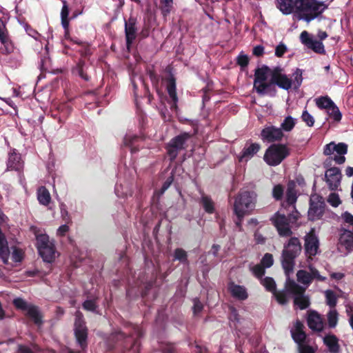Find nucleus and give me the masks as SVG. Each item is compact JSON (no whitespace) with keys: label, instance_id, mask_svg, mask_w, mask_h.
I'll return each instance as SVG.
<instances>
[{"label":"nucleus","instance_id":"9","mask_svg":"<svg viewBox=\"0 0 353 353\" xmlns=\"http://www.w3.org/2000/svg\"><path fill=\"white\" fill-rule=\"evenodd\" d=\"M270 74V70L268 67H262L256 70L254 88L258 93L263 94L271 85V82L268 80Z\"/></svg>","mask_w":353,"mask_h":353},{"label":"nucleus","instance_id":"22","mask_svg":"<svg viewBox=\"0 0 353 353\" xmlns=\"http://www.w3.org/2000/svg\"><path fill=\"white\" fill-rule=\"evenodd\" d=\"M260 148V145L256 143L246 145L242 152V154L239 157V161H248L259 152Z\"/></svg>","mask_w":353,"mask_h":353},{"label":"nucleus","instance_id":"59","mask_svg":"<svg viewBox=\"0 0 353 353\" xmlns=\"http://www.w3.org/2000/svg\"><path fill=\"white\" fill-rule=\"evenodd\" d=\"M346 312L349 318L353 316V303H347L345 305Z\"/></svg>","mask_w":353,"mask_h":353},{"label":"nucleus","instance_id":"30","mask_svg":"<svg viewBox=\"0 0 353 353\" xmlns=\"http://www.w3.org/2000/svg\"><path fill=\"white\" fill-rule=\"evenodd\" d=\"M37 199L41 204L48 205L51 200L49 191L45 187H40L37 190Z\"/></svg>","mask_w":353,"mask_h":353},{"label":"nucleus","instance_id":"19","mask_svg":"<svg viewBox=\"0 0 353 353\" xmlns=\"http://www.w3.org/2000/svg\"><path fill=\"white\" fill-rule=\"evenodd\" d=\"M307 324L310 329L320 332L324 327L322 316L315 311H310L308 314Z\"/></svg>","mask_w":353,"mask_h":353},{"label":"nucleus","instance_id":"48","mask_svg":"<svg viewBox=\"0 0 353 353\" xmlns=\"http://www.w3.org/2000/svg\"><path fill=\"white\" fill-rule=\"evenodd\" d=\"M341 216L343 221L353 228V215L347 212H345L342 214Z\"/></svg>","mask_w":353,"mask_h":353},{"label":"nucleus","instance_id":"6","mask_svg":"<svg viewBox=\"0 0 353 353\" xmlns=\"http://www.w3.org/2000/svg\"><path fill=\"white\" fill-rule=\"evenodd\" d=\"M285 288L290 293L294 295V304L301 310H304L310 305L309 298L304 294L305 288L301 287L290 280L287 281Z\"/></svg>","mask_w":353,"mask_h":353},{"label":"nucleus","instance_id":"36","mask_svg":"<svg viewBox=\"0 0 353 353\" xmlns=\"http://www.w3.org/2000/svg\"><path fill=\"white\" fill-rule=\"evenodd\" d=\"M261 283L270 292H274L276 284L274 279L271 277H265L261 280Z\"/></svg>","mask_w":353,"mask_h":353},{"label":"nucleus","instance_id":"34","mask_svg":"<svg viewBox=\"0 0 353 353\" xmlns=\"http://www.w3.org/2000/svg\"><path fill=\"white\" fill-rule=\"evenodd\" d=\"M328 325L331 328H334L338 323L339 314L334 308H330L327 314Z\"/></svg>","mask_w":353,"mask_h":353},{"label":"nucleus","instance_id":"41","mask_svg":"<svg viewBox=\"0 0 353 353\" xmlns=\"http://www.w3.org/2000/svg\"><path fill=\"white\" fill-rule=\"evenodd\" d=\"M161 3V10L164 16L168 15L172 6V0H160Z\"/></svg>","mask_w":353,"mask_h":353},{"label":"nucleus","instance_id":"50","mask_svg":"<svg viewBox=\"0 0 353 353\" xmlns=\"http://www.w3.org/2000/svg\"><path fill=\"white\" fill-rule=\"evenodd\" d=\"M286 46L284 44L281 43L278 45L275 49V55L278 57H281L286 52Z\"/></svg>","mask_w":353,"mask_h":353},{"label":"nucleus","instance_id":"57","mask_svg":"<svg viewBox=\"0 0 353 353\" xmlns=\"http://www.w3.org/2000/svg\"><path fill=\"white\" fill-rule=\"evenodd\" d=\"M264 48L261 46H257L253 49V54L256 56H261L263 54Z\"/></svg>","mask_w":353,"mask_h":353},{"label":"nucleus","instance_id":"29","mask_svg":"<svg viewBox=\"0 0 353 353\" xmlns=\"http://www.w3.org/2000/svg\"><path fill=\"white\" fill-rule=\"evenodd\" d=\"M297 123V119L292 116H287L284 118L281 123V129L282 132H291Z\"/></svg>","mask_w":353,"mask_h":353},{"label":"nucleus","instance_id":"55","mask_svg":"<svg viewBox=\"0 0 353 353\" xmlns=\"http://www.w3.org/2000/svg\"><path fill=\"white\" fill-rule=\"evenodd\" d=\"M7 40L6 34L4 31V26L0 20V41L2 43H5Z\"/></svg>","mask_w":353,"mask_h":353},{"label":"nucleus","instance_id":"53","mask_svg":"<svg viewBox=\"0 0 353 353\" xmlns=\"http://www.w3.org/2000/svg\"><path fill=\"white\" fill-rule=\"evenodd\" d=\"M203 309V305L201 304V303L197 300V299H194V307H193V312L194 314H198L199 312H200Z\"/></svg>","mask_w":353,"mask_h":353},{"label":"nucleus","instance_id":"61","mask_svg":"<svg viewBox=\"0 0 353 353\" xmlns=\"http://www.w3.org/2000/svg\"><path fill=\"white\" fill-rule=\"evenodd\" d=\"M254 239L258 243H263L265 241L263 236L259 232L254 234Z\"/></svg>","mask_w":353,"mask_h":353},{"label":"nucleus","instance_id":"49","mask_svg":"<svg viewBox=\"0 0 353 353\" xmlns=\"http://www.w3.org/2000/svg\"><path fill=\"white\" fill-rule=\"evenodd\" d=\"M249 59L247 55L240 54L237 58V63L241 67H245L248 64Z\"/></svg>","mask_w":353,"mask_h":353},{"label":"nucleus","instance_id":"1","mask_svg":"<svg viewBox=\"0 0 353 353\" xmlns=\"http://www.w3.org/2000/svg\"><path fill=\"white\" fill-rule=\"evenodd\" d=\"M276 7L284 14L294 13L307 22L321 14L327 6L316 0H276Z\"/></svg>","mask_w":353,"mask_h":353},{"label":"nucleus","instance_id":"26","mask_svg":"<svg viewBox=\"0 0 353 353\" xmlns=\"http://www.w3.org/2000/svg\"><path fill=\"white\" fill-rule=\"evenodd\" d=\"M303 325L300 321H296L292 330V335L294 340L299 345L303 344L302 343L305 339L306 335L303 331Z\"/></svg>","mask_w":353,"mask_h":353},{"label":"nucleus","instance_id":"15","mask_svg":"<svg viewBox=\"0 0 353 353\" xmlns=\"http://www.w3.org/2000/svg\"><path fill=\"white\" fill-rule=\"evenodd\" d=\"M188 133H184L172 139L168 145V152L172 159L176 158L178 151L183 148L185 141L189 138Z\"/></svg>","mask_w":353,"mask_h":353},{"label":"nucleus","instance_id":"63","mask_svg":"<svg viewBox=\"0 0 353 353\" xmlns=\"http://www.w3.org/2000/svg\"><path fill=\"white\" fill-rule=\"evenodd\" d=\"M317 37L321 40H324L327 37V34L322 30H319L317 33Z\"/></svg>","mask_w":353,"mask_h":353},{"label":"nucleus","instance_id":"35","mask_svg":"<svg viewBox=\"0 0 353 353\" xmlns=\"http://www.w3.org/2000/svg\"><path fill=\"white\" fill-rule=\"evenodd\" d=\"M326 298V303L330 308H334L337 303V296L336 294L332 290H326L325 292Z\"/></svg>","mask_w":353,"mask_h":353},{"label":"nucleus","instance_id":"21","mask_svg":"<svg viewBox=\"0 0 353 353\" xmlns=\"http://www.w3.org/2000/svg\"><path fill=\"white\" fill-rule=\"evenodd\" d=\"M137 30L134 19H130L128 21H125V31L128 48L136 38Z\"/></svg>","mask_w":353,"mask_h":353},{"label":"nucleus","instance_id":"46","mask_svg":"<svg viewBox=\"0 0 353 353\" xmlns=\"http://www.w3.org/2000/svg\"><path fill=\"white\" fill-rule=\"evenodd\" d=\"M328 202L334 207H337L341 203L339 195L336 193H332L330 194Z\"/></svg>","mask_w":353,"mask_h":353},{"label":"nucleus","instance_id":"14","mask_svg":"<svg viewBox=\"0 0 353 353\" xmlns=\"http://www.w3.org/2000/svg\"><path fill=\"white\" fill-rule=\"evenodd\" d=\"M310 272L305 270H299L296 273L297 280L299 282L305 285V288L311 283L313 279L319 281H324L325 277L321 276L317 270L312 266H309Z\"/></svg>","mask_w":353,"mask_h":353},{"label":"nucleus","instance_id":"28","mask_svg":"<svg viewBox=\"0 0 353 353\" xmlns=\"http://www.w3.org/2000/svg\"><path fill=\"white\" fill-rule=\"evenodd\" d=\"M295 183L292 181L288 183V190L286 193V203L291 206L293 210H294V206L293 205L296 201V192L294 190Z\"/></svg>","mask_w":353,"mask_h":353},{"label":"nucleus","instance_id":"45","mask_svg":"<svg viewBox=\"0 0 353 353\" xmlns=\"http://www.w3.org/2000/svg\"><path fill=\"white\" fill-rule=\"evenodd\" d=\"M275 297L277 301L282 305L288 302V299L286 294L283 292H274Z\"/></svg>","mask_w":353,"mask_h":353},{"label":"nucleus","instance_id":"4","mask_svg":"<svg viewBox=\"0 0 353 353\" xmlns=\"http://www.w3.org/2000/svg\"><path fill=\"white\" fill-rule=\"evenodd\" d=\"M301 245L298 238L292 237L285 245L282 253V266L286 275L292 272L294 265V259L300 254Z\"/></svg>","mask_w":353,"mask_h":353},{"label":"nucleus","instance_id":"2","mask_svg":"<svg viewBox=\"0 0 353 353\" xmlns=\"http://www.w3.org/2000/svg\"><path fill=\"white\" fill-rule=\"evenodd\" d=\"M31 231L34 234L37 239V246L39 254L44 261L52 263L58 256L56 251L53 240H50L46 234H43L41 231L35 226L30 228Z\"/></svg>","mask_w":353,"mask_h":353},{"label":"nucleus","instance_id":"13","mask_svg":"<svg viewBox=\"0 0 353 353\" xmlns=\"http://www.w3.org/2000/svg\"><path fill=\"white\" fill-rule=\"evenodd\" d=\"M284 133L280 128L274 125L265 126L261 132V138L263 141L274 142L281 141Z\"/></svg>","mask_w":353,"mask_h":353},{"label":"nucleus","instance_id":"7","mask_svg":"<svg viewBox=\"0 0 353 353\" xmlns=\"http://www.w3.org/2000/svg\"><path fill=\"white\" fill-rule=\"evenodd\" d=\"M16 307L22 310L25 314L30 318L37 325L42 324L43 316L39 308L33 305L28 304L22 299H15L13 301Z\"/></svg>","mask_w":353,"mask_h":353},{"label":"nucleus","instance_id":"25","mask_svg":"<svg viewBox=\"0 0 353 353\" xmlns=\"http://www.w3.org/2000/svg\"><path fill=\"white\" fill-rule=\"evenodd\" d=\"M229 291L236 299L239 300H245L248 298L247 290L245 287L232 283L228 287Z\"/></svg>","mask_w":353,"mask_h":353},{"label":"nucleus","instance_id":"5","mask_svg":"<svg viewBox=\"0 0 353 353\" xmlns=\"http://www.w3.org/2000/svg\"><path fill=\"white\" fill-rule=\"evenodd\" d=\"M289 155V150L284 145H271L264 155L265 161L270 165H277Z\"/></svg>","mask_w":353,"mask_h":353},{"label":"nucleus","instance_id":"10","mask_svg":"<svg viewBox=\"0 0 353 353\" xmlns=\"http://www.w3.org/2000/svg\"><path fill=\"white\" fill-rule=\"evenodd\" d=\"M347 152V145L344 143H335L334 142H330L324 147L323 153L326 156H330L336 153L334 158L335 162L338 164H342L345 161V157L344 155Z\"/></svg>","mask_w":353,"mask_h":353},{"label":"nucleus","instance_id":"27","mask_svg":"<svg viewBox=\"0 0 353 353\" xmlns=\"http://www.w3.org/2000/svg\"><path fill=\"white\" fill-rule=\"evenodd\" d=\"M325 344L329 348V350L332 353H337L339 350L337 338L332 334H329L323 338Z\"/></svg>","mask_w":353,"mask_h":353},{"label":"nucleus","instance_id":"24","mask_svg":"<svg viewBox=\"0 0 353 353\" xmlns=\"http://www.w3.org/2000/svg\"><path fill=\"white\" fill-rule=\"evenodd\" d=\"M272 81L285 90H288L292 86V80L281 73H274Z\"/></svg>","mask_w":353,"mask_h":353},{"label":"nucleus","instance_id":"31","mask_svg":"<svg viewBox=\"0 0 353 353\" xmlns=\"http://www.w3.org/2000/svg\"><path fill=\"white\" fill-rule=\"evenodd\" d=\"M314 101L319 109L325 110V111L334 104V101L327 96L316 98Z\"/></svg>","mask_w":353,"mask_h":353},{"label":"nucleus","instance_id":"56","mask_svg":"<svg viewBox=\"0 0 353 353\" xmlns=\"http://www.w3.org/2000/svg\"><path fill=\"white\" fill-rule=\"evenodd\" d=\"M69 228L67 225H61L57 230V235L59 236H64L67 232L68 231Z\"/></svg>","mask_w":353,"mask_h":353},{"label":"nucleus","instance_id":"20","mask_svg":"<svg viewBox=\"0 0 353 353\" xmlns=\"http://www.w3.org/2000/svg\"><path fill=\"white\" fill-rule=\"evenodd\" d=\"M324 210L323 203L319 201L315 203L314 199H310V207L308 211V216L311 220H315L319 219Z\"/></svg>","mask_w":353,"mask_h":353},{"label":"nucleus","instance_id":"17","mask_svg":"<svg viewBox=\"0 0 353 353\" xmlns=\"http://www.w3.org/2000/svg\"><path fill=\"white\" fill-rule=\"evenodd\" d=\"M326 182L331 190H336L341 180V173L338 168H331L325 172Z\"/></svg>","mask_w":353,"mask_h":353},{"label":"nucleus","instance_id":"43","mask_svg":"<svg viewBox=\"0 0 353 353\" xmlns=\"http://www.w3.org/2000/svg\"><path fill=\"white\" fill-rule=\"evenodd\" d=\"M292 86L294 88H299L302 83V74L299 70H296V71L294 74V79L292 80Z\"/></svg>","mask_w":353,"mask_h":353},{"label":"nucleus","instance_id":"11","mask_svg":"<svg viewBox=\"0 0 353 353\" xmlns=\"http://www.w3.org/2000/svg\"><path fill=\"white\" fill-rule=\"evenodd\" d=\"M304 248L307 256L312 259L319 251V241L318 237L314 233V229L311 230L305 236Z\"/></svg>","mask_w":353,"mask_h":353},{"label":"nucleus","instance_id":"23","mask_svg":"<svg viewBox=\"0 0 353 353\" xmlns=\"http://www.w3.org/2000/svg\"><path fill=\"white\" fill-rule=\"evenodd\" d=\"M7 166L8 170L17 171H19L23 168V162L21 160V157L14 150L11 152L9 154Z\"/></svg>","mask_w":353,"mask_h":353},{"label":"nucleus","instance_id":"32","mask_svg":"<svg viewBox=\"0 0 353 353\" xmlns=\"http://www.w3.org/2000/svg\"><path fill=\"white\" fill-rule=\"evenodd\" d=\"M326 113L329 118L335 122L338 123L342 119V114L335 103L326 110Z\"/></svg>","mask_w":353,"mask_h":353},{"label":"nucleus","instance_id":"44","mask_svg":"<svg viewBox=\"0 0 353 353\" xmlns=\"http://www.w3.org/2000/svg\"><path fill=\"white\" fill-rule=\"evenodd\" d=\"M273 264V257L270 254H265L261 260V265L265 268H268L271 267Z\"/></svg>","mask_w":353,"mask_h":353},{"label":"nucleus","instance_id":"51","mask_svg":"<svg viewBox=\"0 0 353 353\" xmlns=\"http://www.w3.org/2000/svg\"><path fill=\"white\" fill-rule=\"evenodd\" d=\"M96 307L95 303L93 301L88 300L83 303V308L88 311H94Z\"/></svg>","mask_w":353,"mask_h":353},{"label":"nucleus","instance_id":"62","mask_svg":"<svg viewBox=\"0 0 353 353\" xmlns=\"http://www.w3.org/2000/svg\"><path fill=\"white\" fill-rule=\"evenodd\" d=\"M138 137H132L131 136H126L124 139V143L125 145H130L132 141L137 140Z\"/></svg>","mask_w":353,"mask_h":353},{"label":"nucleus","instance_id":"47","mask_svg":"<svg viewBox=\"0 0 353 353\" xmlns=\"http://www.w3.org/2000/svg\"><path fill=\"white\" fill-rule=\"evenodd\" d=\"M283 194V189L281 185H277L273 189V196L279 200L281 199Z\"/></svg>","mask_w":353,"mask_h":353},{"label":"nucleus","instance_id":"58","mask_svg":"<svg viewBox=\"0 0 353 353\" xmlns=\"http://www.w3.org/2000/svg\"><path fill=\"white\" fill-rule=\"evenodd\" d=\"M162 352L163 353H176L173 346L171 345H166L164 347H163Z\"/></svg>","mask_w":353,"mask_h":353},{"label":"nucleus","instance_id":"42","mask_svg":"<svg viewBox=\"0 0 353 353\" xmlns=\"http://www.w3.org/2000/svg\"><path fill=\"white\" fill-rule=\"evenodd\" d=\"M301 119L309 127L314 125V119L307 110L303 112Z\"/></svg>","mask_w":353,"mask_h":353},{"label":"nucleus","instance_id":"33","mask_svg":"<svg viewBox=\"0 0 353 353\" xmlns=\"http://www.w3.org/2000/svg\"><path fill=\"white\" fill-rule=\"evenodd\" d=\"M69 10L66 2L63 1V6L61 12V24L65 29V35L68 33L69 20L68 19Z\"/></svg>","mask_w":353,"mask_h":353},{"label":"nucleus","instance_id":"8","mask_svg":"<svg viewBox=\"0 0 353 353\" xmlns=\"http://www.w3.org/2000/svg\"><path fill=\"white\" fill-rule=\"evenodd\" d=\"M272 224L281 236H290L292 234V226L288 219L281 212H276L270 219Z\"/></svg>","mask_w":353,"mask_h":353},{"label":"nucleus","instance_id":"16","mask_svg":"<svg viewBox=\"0 0 353 353\" xmlns=\"http://www.w3.org/2000/svg\"><path fill=\"white\" fill-rule=\"evenodd\" d=\"M301 41L308 48L319 54H324L325 48L321 41L310 37L307 31H303L300 35Z\"/></svg>","mask_w":353,"mask_h":353},{"label":"nucleus","instance_id":"40","mask_svg":"<svg viewBox=\"0 0 353 353\" xmlns=\"http://www.w3.org/2000/svg\"><path fill=\"white\" fill-rule=\"evenodd\" d=\"M250 269L257 278H261L265 274V268L261 264L250 266Z\"/></svg>","mask_w":353,"mask_h":353},{"label":"nucleus","instance_id":"3","mask_svg":"<svg viewBox=\"0 0 353 353\" xmlns=\"http://www.w3.org/2000/svg\"><path fill=\"white\" fill-rule=\"evenodd\" d=\"M256 199V193L250 191L241 192L236 196L234 203V212L239 220L236 222L237 225H240L241 219L253 210L255 207Z\"/></svg>","mask_w":353,"mask_h":353},{"label":"nucleus","instance_id":"12","mask_svg":"<svg viewBox=\"0 0 353 353\" xmlns=\"http://www.w3.org/2000/svg\"><path fill=\"white\" fill-rule=\"evenodd\" d=\"M74 333L77 341L80 345L83 347L85 345L87 339V328L85 326L82 314L77 312L75 316Z\"/></svg>","mask_w":353,"mask_h":353},{"label":"nucleus","instance_id":"38","mask_svg":"<svg viewBox=\"0 0 353 353\" xmlns=\"http://www.w3.org/2000/svg\"><path fill=\"white\" fill-rule=\"evenodd\" d=\"M167 89L169 96L173 101L174 105H175V103L177 101V97L176 93V85L174 80L172 79L170 81Z\"/></svg>","mask_w":353,"mask_h":353},{"label":"nucleus","instance_id":"60","mask_svg":"<svg viewBox=\"0 0 353 353\" xmlns=\"http://www.w3.org/2000/svg\"><path fill=\"white\" fill-rule=\"evenodd\" d=\"M230 319L231 321H239L237 312L234 308L231 309V312L230 314Z\"/></svg>","mask_w":353,"mask_h":353},{"label":"nucleus","instance_id":"52","mask_svg":"<svg viewBox=\"0 0 353 353\" xmlns=\"http://www.w3.org/2000/svg\"><path fill=\"white\" fill-rule=\"evenodd\" d=\"M299 351H300V353H314V350L312 347L307 345H304V344L299 345Z\"/></svg>","mask_w":353,"mask_h":353},{"label":"nucleus","instance_id":"64","mask_svg":"<svg viewBox=\"0 0 353 353\" xmlns=\"http://www.w3.org/2000/svg\"><path fill=\"white\" fill-rule=\"evenodd\" d=\"M345 174L347 176H353V167H347L345 170Z\"/></svg>","mask_w":353,"mask_h":353},{"label":"nucleus","instance_id":"18","mask_svg":"<svg viewBox=\"0 0 353 353\" xmlns=\"http://www.w3.org/2000/svg\"><path fill=\"white\" fill-rule=\"evenodd\" d=\"M339 249L348 253L353 250V232L350 230H345L339 239Z\"/></svg>","mask_w":353,"mask_h":353},{"label":"nucleus","instance_id":"39","mask_svg":"<svg viewBox=\"0 0 353 353\" xmlns=\"http://www.w3.org/2000/svg\"><path fill=\"white\" fill-rule=\"evenodd\" d=\"M187 252L181 248H177L174 250V260L179 261L181 263H185L187 261Z\"/></svg>","mask_w":353,"mask_h":353},{"label":"nucleus","instance_id":"37","mask_svg":"<svg viewBox=\"0 0 353 353\" xmlns=\"http://www.w3.org/2000/svg\"><path fill=\"white\" fill-rule=\"evenodd\" d=\"M201 202L205 212L208 213H212L214 212V203L211 199L207 196H203Z\"/></svg>","mask_w":353,"mask_h":353},{"label":"nucleus","instance_id":"54","mask_svg":"<svg viewBox=\"0 0 353 353\" xmlns=\"http://www.w3.org/2000/svg\"><path fill=\"white\" fill-rule=\"evenodd\" d=\"M299 218V213L296 210H293L292 212L289 215L288 220L290 223L293 224L295 223Z\"/></svg>","mask_w":353,"mask_h":353}]
</instances>
